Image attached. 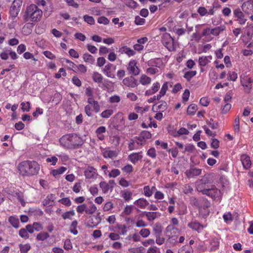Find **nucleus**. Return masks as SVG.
<instances>
[{
  "label": "nucleus",
  "instance_id": "9d476101",
  "mask_svg": "<svg viewBox=\"0 0 253 253\" xmlns=\"http://www.w3.org/2000/svg\"><path fill=\"white\" fill-rule=\"evenodd\" d=\"M171 222L172 225H169L166 228V232L167 233H170V234H175L177 231L178 229L175 227V225H177L178 224V220L176 217H172L171 219Z\"/></svg>",
  "mask_w": 253,
  "mask_h": 253
},
{
  "label": "nucleus",
  "instance_id": "b1692460",
  "mask_svg": "<svg viewBox=\"0 0 253 253\" xmlns=\"http://www.w3.org/2000/svg\"><path fill=\"white\" fill-rule=\"evenodd\" d=\"M106 130V127L104 126H99L95 131L98 138L100 140H103L105 138L103 133L105 132Z\"/></svg>",
  "mask_w": 253,
  "mask_h": 253
},
{
  "label": "nucleus",
  "instance_id": "864d4df0",
  "mask_svg": "<svg viewBox=\"0 0 253 253\" xmlns=\"http://www.w3.org/2000/svg\"><path fill=\"white\" fill-rule=\"evenodd\" d=\"M87 205L85 204H82L77 207V211L79 213H83L84 212L86 213Z\"/></svg>",
  "mask_w": 253,
  "mask_h": 253
},
{
  "label": "nucleus",
  "instance_id": "a878e982",
  "mask_svg": "<svg viewBox=\"0 0 253 253\" xmlns=\"http://www.w3.org/2000/svg\"><path fill=\"white\" fill-rule=\"evenodd\" d=\"M225 30V27L224 26H220L216 27L213 29H211V34L214 36H218L220 33L224 31Z\"/></svg>",
  "mask_w": 253,
  "mask_h": 253
},
{
  "label": "nucleus",
  "instance_id": "7ed1b4c3",
  "mask_svg": "<svg viewBox=\"0 0 253 253\" xmlns=\"http://www.w3.org/2000/svg\"><path fill=\"white\" fill-rule=\"evenodd\" d=\"M42 16V11L36 4H31L28 6L23 15V19L26 21H31L37 22L41 20Z\"/></svg>",
  "mask_w": 253,
  "mask_h": 253
},
{
  "label": "nucleus",
  "instance_id": "e2e57ef3",
  "mask_svg": "<svg viewBox=\"0 0 253 253\" xmlns=\"http://www.w3.org/2000/svg\"><path fill=\"white\" fill-rule=\"evenodd\" d=\"M97 22L99 24H102L104 25H107L109 23V20L105 16L99 17L98 18Z\"/></svg>",
  "mask_w": 253,
  "mask_h": 253
},
{
  "label": "nucleus",
  "instance_id": "3c124183",
  "mask_svg": "<svg viewBox=\"0 0 253 253\" xmlns=\"http://www.w3.org/2000/svg\"><path fill=\"white\" fill-rule=\"evenodd\" d=\"M219 246V242L217 239H213L211 242V251H215L218 249Z\"/></svg>",
  "mask_w": 253,
  "mask_h": 253
},
{
  "label": "nucleus",
  "instance_id": "f03ea898",
  "mask_svg": "<svg viewBox=\"0 0 253 253\" xmlns=\"http://www.w3.org/2000/svg\"><path fill=\"white\" fill-rule=\"evenodd\" d=\"M59 142L64 147L69 149L76 148L83 143L82 138L74 133L63 135L59 139Z\"/></svg>",
  "mask_w": 253,
  "mask_h": 253
},
{
  "label": "nucleus",
  "instance_id": "603ef678",
  "mask_svg": "<svg viewBox=\"0 0 253 253\" xmlns=\"http://www.w3.org/2000/svg\"><path fill=\"white\" fill-rule=\"evenodd\" d=\"M84 21L88 24L93 25L95 23V20L92 16L85 15L84 16Z\"/></svg>",
  "mask_w": 253,
  "mask_h": 253
},
{
  "label": "nucleus",
  "instance_id": "5701e85b",
  "mask_svg": "<svg viewBox=\"0 0 253 253\" xmlns=\"http://www.w3.org/2000/svg\"><path fill=\"white\" fill-rule=\"evenodd\" d=\"M134 204L141 209H145L149 205V202L144 198H139L136 200Z\"/></svg>",
  "mask_w": 253,
  "mask_h": 253
},
{
  "label": "nucleus",
  "instance_id": "6e6d98bb",
  "mask_svg": "<svg viewBox=\"0 0 253 253\" xmlns=\"http://www.w3.org/2000/svg\"><path fill=\"white\" fill-rule=\"evenodd\" d=\"M132 193L127 190L125 191L122 193V197L127 201H129L131 199Z\"/></svg>",
  "mask_w": 253,
  "mask_h": 253
},
{
  "label": "nucleus",
  "instance_id": "052dcab7",
  "mask_svg": "<svg viewBox=\"0 0 253 253\" xmlns=\"http://www.w3.org/2000/svg\"><path fill=\"white\" fill-rule=\"evenodd\" d=\"M59 202L62 204L69 207L71 205V201L69 198H64L59 200Z\"/></svg>",
  "mask_w": 253,
  "mask_h": 253
},
{
  "label": "nucleus",
  "instance_id": "5fc2aeb1",
  "mask_svg": "<svg viewBox=\"0 0 253 253\" xmlns=\"http://www.w3.org/2000/svg\"><path fill=\"white\" fill-rule=\"evenodd\" d=\"M144 248L139 247L137 248H132L129 249V251L131 253H143L144 251Z\"/></svg>",
  "mask_w": 253,
  "mask_h": 253
},
{
  "label": "nucleus",
  "instance_id": "f704fd0d",
  "mask_svg": "<svg viewBox=\"0 0 253 253\" xmlns=\"http://www.w3.org/2000/svg\"><path fill=\"white\" fill-rule=\"evenodd\" d=\"M67 169V168L64 167H62L57 169H53L51 171L52 174L55 176L57 177L59 175L62 174Z\"/></svg>",
  "mask_w": 253,
  "mask_h": 253
},
{
  "label": "nucleus",
  "instance_id": "cd10ccee",
  "mask_svg": "<svg viewBox=\"0 0 253 253\" xmlns=\"http://www.w3.org/2000/svg\"><path fill=\"white\" fill-rule=\"evenodd\" d=\"M151 137V134L150 132L144 130L142 131L140 136L138 137V140L144 141V142Z\"/></svg>",
  "mask_w": 253,
  "mask_h": 253
},
{
  "label": "nucleus",
  "instance_id": "473e14b6",
  "mask_svg": "<svg viewBox=\"0 0 253 253\" xmlns=\"http://www.w3.org/2000/svg\"><path fill=\"white\" fill-rule=\"evenodd\" d=\"M163 227L160 224H156L154 228L153 232L155 236L161 235L163 231Z\"/></svg>",
  "mask_w": 253,
  "mask_h": 253
},
{
  "label": "nucleus",
  "instance_id": "c756f323",
  "mask_svg": "<svg viewBox=\"0 0 253 253\" xmlns=\"http://www.w3.org/2000/svg\"><path fill=\"white\" fill-rule=\"evenodd\" d=\"M83 59L86 62L90 64H93L95 62L94 58L90 54L86 53L83 55Z\"/></svg>",
  "mask_w": 253,
  "mask_h": 253
},
{
  "label": "nucleus",
  "instance_id": "e433bc0d",
  "mask_svg": "<svg viewBox=\"0 0 253 253\" xmlns=\"http://www.w3.org/2000/svg\"><path fill=\"white\" fill-rule=\"evenodd\" d=\"M151 82V78L145 75H141L140 78V83L143 85L148 84H150Z\"/></svg>",
  "mask_w": 253,
  "mask_h": 253
},
{
  "label": "nucleus",
  "instance_id": "dca6fc26",
  "mask_svg": "<svg viewBox=\"0 0 253 253\" xmlns=\"http://www.w3.org/2000/svg\"><path fill=\"white\" fill-rule=\"evenodd\" d=\"M102 155L105 158H116L118 153L115 150H111L109 148H106L102 151Z\"/></svg>",
  "mask_w": 253,
  "mask_h": 253
},
{
  "label": "nucleus",
  "instance_id": "774afa93",
  "mask_svg": "<svg viewBox=\"0 0 253 253\" xmlns=\"http://www.w3.org/2000/svg\"><path fill=\"white\" fill-rule=\"evenodd\" d=\"M134 22L137 25H142L145 23V20L143 18H141L139 16H137L135 18Z\"/></svg>",
  "mask_w": 253,
  "mask_h": 253
},
{
  "label": "nucleus",
  "instance_id": "49530a36",
  "mask_svg": "<svg viewBox=\"0 0 253 253\" xmlns=\"http://www.w3.org/2000/svg\"><path fill=\"white\" fill-rule=\"evenodd\" d=\"M19 235L22 238L25 239H28L29 237L28 233L26 228L20 229L19 231Z\"/></svg>",
  "mask_w": 253,
  "mask_h": 253
},
{
  "label": "nucleus",
  "instance_id": "aec40b11",
  "mask_svg": "<svg viewBox=\"0 0 253 253\" xmlns=\"http://www.w3.org/2000/svg\"><path fill=\"white\" fill-rule=\"evenodd\" d=\"M248 76H244L241 77V84L246 87L245 91L249 93L252 88V84L248 83Z\"/></svg>",
  "mask_w": 253,
  "mask_h": 253
},
{
  "label": "nucleus",
  "instance_id": "ea45409f",
  "mask_svg": "<svg viewBox=\"0 0 253 253\" xmlns=\"http://www.w3.org/2000/svg\"><path fill=\"white\" fill-rule=\"evenodd\" d=\"M92 79L94 82L101 83L102 82L103 77L98 72H94L92 75Z\"/></svg>",
  "mask_w": 253,
  "mask_h": 253
},
{
  "label": "nucleus",
  "instance_id": "39448f33",
  "mask_svg": "<svg viewBox=\"0 0 253 253\" xmlns=\"http://www.w3.org/2000/svg\"><path fill=\"white\" fill-rule=\"evenodd\" d=\"M162 44L169 50V51H174L175 50L174 47V40L170 36V34L166 33L162 36L161 40Z\"/></svg>",
  "mask_w": 253,
  "mask_h": 253
},
{
  "label": "nucleus",
  "instance_id": "4468645a",
  "mask_svg": "<svg viewBox=\"0 0 253 253\" xmlns=\"http://www.w3.org/2000/svg\"><path fill=\"white\" fill-rule=\"evenodd\" d=\"M241 8L242 11L247 14H250L253 12V4L249 1L243 2Z\"/></svg>",
  "mask_w": 253,
  "mask_h": 253
},
{
  "label": "nucleus",
  "instance_id": "ddd939ff",
  "mask_svg": "<svg viewBox=\"0 0 253 253\" xmlns=\"http://www.w3.org/2000/svg\"><path fill=\"white\" fill-rule=\"evenodd\" d=\"M142 153V151L138 153H131L128 155V159L133 164H136L138 161L142 160L143 158Z\"/></svg>",
  "mask_w": 253,
  "mask_h": 253
},
{
  "label": "nucleus",
  "instance_id": "09e8293b",
  "mask_svg": "<svg viewBox=\"0 0 253 253\" xmlns=\"http://www.w3.org/2000/svg\"><path fill=\"white\" fill-rule=\"evenodd\" d=\"M125 3L126 6L132 8H135L137 5V2L133 0H125Z\"/></svg>",
  "mask_w": 253,
  "mask_h": 253
},
{
  "label": "nucleus",
  "instance_id": "4c0bfd02",
  "mask_svg": "<svg viewBox=\"0 0 253 253\" xmlns=\"http://www.w3.org/2000/svg\"><path fill=\"white\" fill-rule=\"evenodd\" d=\"M197 74V72L196 71H191L186 72L183 77L188 81L189 82L191 79L195 76Z\"/></svg>",
  "mask_w": 253,
  "mask_h": 253
},
{
  "label": "nucleus",
  "instance_id": "20e7f679",
  "mask_svg": "<svg viewBox=\"0 0 253 253\" xmlns=\"http://www.w3.org/2000/svg\"><path fill=\"white\" fill-rule=\"evenodd\" d=\"M206 176L201 180V183L198 184L197 187V189L198 191L202 192L204 195H207L208 196L212 198H218L221 196V191L215 188L212 187L211 188H206V184L208 183L205 180Z\"/></svg>",
  "mask_w": 253,
  "mask_h": 253
},
{
  "label": "nucleus",
  "instance_id": "f8f14e48",
  "mask_svg": "<svg viewBox=\"0 0 253 253\" xmlns=\"http://www.w3.org/2000/svg\"><path fill=\"white\" fill-rule=\"evenodd\" d=\"M86 178H95L97 175L96 169L92 167H88L84 171Z\"/></svg>",
  "mask_w": 253,
  "mask_h": 253
},
{
  "label": "nucleus",
  "instance_id": "6e6552de",
  "mask_svg": "<svg viewBox=\"0 0 253 253\" xmlns=\"http://www.w3.org/2000/svg\"><path fill=\"white\" fill-rule=\"evenodd\" d=\"M234 16L236 18V21L240 25H244L247 21L245 18V15L239 8H237L233 10Z\"/></svg>",
  "mask_w": 253,
  "mask_h": 253
},
{
  "label": "nucleus",
  "instance_id": "f257e3e1",
  "mask_svg": "<svg viewBox=\"0 0 253 253\" xmlns=\"http://www.w3.org/2000/svg\"><path fill=\"white\" fill-rule=\"evenodd\" d=\"M18 169L21 175L30 176L37 174L40 167L36 161H25L19 164Z\"/></svg>",
  "mask_w": 253,
  "mask_h": 253
},
{
  "label": "nucleus",
  "instance_id": "4be33fe9",
  "mask_svg": "<svg viewBox=\"0 0 253 253\" xmlns=\"http://www.w3.org/2000/svg\"><path fill=\"white\" fill-rule=\"evenodd\" d=\"M188 226L193 230H196L198 233L201 232L204 228L203 225H201L199 222H191L188 223Z\"/></svg>",
  "mask_w": 253,
  "mask_h": 253
},
{
  "label": "nucleus",
  "instance_id": "2eb2a0df",
  "mask_svg": "<svg viewBox=\"0 0 253 253\" xmlns=\"http://www.w3.org/2000/svg\"><path fill=\"white\" fill-rule=\"evenodd\" d=\"M119 52L121 54H126L128 57L133 56L135 55L136 52L126 45H123L119 49Z\"/></svg>",
  "mask_w": 253,
  "mask_h": 253
},
{
  "label": "nucleus",
  "instance_id": "a211bd4d",
  "mask_svg": "<svg viewBox=\"0 0 253 253\" xmlns=\"http://www.w3.org/2000/svg\"><path fill=\"white\" fill-rule=\"evenodd\" d=\"M241 161L243 166L245 169H249L251 166L250 158L247 155H242L241 156Z\"/></svg>",
  "mask_w": 253,
  "mask_h": 253
},
{
  "label": "nucleus",
  "instance_id": "0eeeda50",
  "mask_svg": "<svg viewBox=\"0 0 253 253\" xmlns=\"http://www.w3.org/2000/svg\"><path fill=\"white\" fill-rule=\"evenodd\" d=\"M137 64V62L135 60H131L128 63L127 70L130 75L137 76L140 74V70Z\"/></svg>",
  "mask_w": 253,
  "mask_h": 253
},
{
  "label": "nucleus",
  "instance_id": "7c9ffc66",
  "mask_svg": "<svg viewBox=\"0 0 253 253\" xmlns=\"http://www.w3.org/2000/svg\"><path fill=\"white\" fill-rule=\"evenodd\" d=\"M8 221L13 227L15 228L19 227V221L18 218L11 216L9 217Z\"/></svg>",
  "mask_w": 253,
  "mask_h": 253
},
{
  "label": "nucleus",
  "instance_id": "c03bdc74",
  "mask_svg": "<svg viewBox=\"0 0 253 253\" xmlns=\"http://www.w3.org/2000/svg\"><path fill=\"white\" fill-rule=\"evenodd\" d=\"M49 237L48 233L46 232H41L37 236L36 239L38 241H44Z\"/></svg>",
  "mask_w": 253,
  "mask_h": 253
},
{
  "label": "nucleus",
  "instance_id": "de8ad7c7",
  "mask_svg": "<svg viewBox=\"0 0 253 253\" xmlns=\"http://www.w3.org/2000/svg\"><path fill=\"white\" fill-rule=\"evenodd\" d=\"M113 114V111L111 109H107L103 111L100 114L102 118H108Z\"/></svg>",
  "mask_w": 253,
  "mask_h": 253
},
{
  "label": "nucleus",
  "instance_id": "bf43d9fd",
  "mask_svg": "<svg viewBox=\"0 0 253 253\" xmlns=\"http://www.w3.org/2000/svg\"><path fill=\"white\" fill-rule=\"evenodd\" d=\"M120 171L118 169H113L109 173L108 176L109 177H116L120 174Z\"/></svg>",
  "mask_w": 253,
  "mask_h": 253
},
{
  "label": "nucleus",
  "instance_id": "8fccbe9b",
  "mask_svg": "<svg viewBox=\"0 0 253 253\" xmlns=\"http://www.w3.org/2000/svg\"><path fill=\"white\" fill-rule=\"evenodd\" d=\"M75 212L74 210L66 211L62 214V217L64 219H71V217L74 216Z\"/></svg>",
  "mask_w": 253,
  "mask_h": 253
},
{
  "label": "nucleus",
  "instance_id": "393cba45",
  "mask_svg": "<svg viewBox=\"0 0 253 253\" xmlns=\"http://www.w3.org/2000/svg\"><path fill=\"white\" fill-rule=\"evenodd\" d=\"M211 59V56L200 57L199 58V65L203 67L206 66L209 62H210Z\"/></svg>",
  "mask_w": 253,
  "mask_h": 253
},
{
  "label": "nucleus",
  "instance_id": "412c9836",
  "mask_svg": "<svg viewBox=\"0 0 253 253\" xmlns=\"http://www.w3.org/2000/svg\"><path fill=\"white\" fill-rule=\"evenodd\" d=\"M160 87V84L158 82L155 83L153 84L151 88L147 90L145 92L146 95H151L157 92Z\"/></svg>",
  "mask_w": 253,
  "mask_h": 253
},
{
  "label": "nucleus",
  "instance_id": "680f3d73",
  "mask_svg": "<svg viewBox=\"0 0 253 253\" xmlns=\"http://www.w3.org/2000/svg\"><path fill=\"white\" fill-rule=\"evenodd\" d=\"M122 169L124 172L130 173L133 171V168L131 165L128 164L123 167Z\"/></svg>",
  "mask_w": 253,
  "mask_h": 253
},
{
  "label": "nucleus",
  "instance_id": "69168bd1",
  "mask_svg": "<svg viewBox=\"0 0 253 253\" xmlns=\"http://www.w3.org/2000/svg\"><path fill=\"white\" fill-rule=\"evenodd\" d=\"M22 106V110L23 112L27 111L28 112L30 109V103L29 102H27L26 103L24 102H22L21 103Z\"/></svg>",
  "mask_w": 253,
  "mask_h": 253
},
{
  "label": "nucleus",
  "instance_id": "37998d69",
  "mask_svg": "<svg viewBox=\"0 0 253 253\" xmlns=\"http://www.w3.org/2000/svg\"><path fill=\"white\" fill-rule=\"evenodd\" d=\"M19 248L21 253H27V252L31 249V246L29 244H20Z\"/></svg>",
  "mask_w": 253,
  "mask_h": 253
},
{
  "label": "nucleus",
  "instance_id": "338daca9",
  "mask_svg": "<svg viewBox=\"0 0 253 253\" xmlns=\"http://www.w3.org/2000/svg\"><path fill=\"white\" fill-rule=\"evenodd\" d=\"M112 143L115 146H118L120 144V137L118 135H114L111 137Z\"/></svg>",
  "mask_w": 253,
  "mask_h": 253
},
{
  "label": "nucleus",
  "instance_id": "4d7b16f0",
  "mask_svg": "<svg viewBox=\"0 0 253 253\" xmlns=\"http://www.w3.org/2000/svg\"><path fill=\"white\" fill-rule=\"evenodd\" d=\"M97 210V208L96 206L92 204L90 207L88 208L87 207L86 211V214H92L94 213Z\"/></svg>",
  "mask_w": 253,
  "mask_h": 253
},
{
  "label": "nucleus",
  "instance_id": "58836bf2",
  "mask_svg": "<svg viewBox=\"0 0 253 253\" xmlns=\"http://www.w3.org/2000/svg\"><path fill=\"white\" fill-rule=\"evenodd\" d=\"M99 186L104 193H107L109 189H111L109 184L105 181H101L99 184Z\"/></svg>",
  "mask_w": 253,
  "mask_h": 253
},
{
  "label": "nucleus",
  "instance_id": "9b49d317",
  "mask_svg": "<svg viewBox=\"0 0 253 253\" xmlns=\"http://www.w3.org/2000/svg\"><path fill=\"white\" fill-rule=\"evenodd\" d=\"M123 84L129 87H135L138 85L137 80L132 76L126 78L123 80Z\"/></svg>",
  "mask_w": 253,
  "mask_h": 253
},
{
  "label": "nucleus",
  "instance_id": "6ab92c4d",
  "mask_svg": "<svg viewBox=\"0 0 253 253\" xmlns=\"http://www.w3.org/2000/svg\"><path fill=\"white\" fill-rule=\"evenodd\" d=\"M160 104H155L152 107V110L154 112H164L167 109V103L165 101H161Z\"/></svg>",
  "mask_w": 253,
  "mask_h": 253
},
{
  "label": "nucleus",
  "instance_id": "1a4fd4ad",
  "mask_svg": "<svg viewBox=\"0 0 253 253\" xmlns=\"http://www.w3.org/2000/svg\"><path fill=\"white\" fill-rule=\"evenodd\" d=\"M203 205L199 206V214L203 217H206L210 213L208 208L210 207V203L207 200L203 201Z\"/></svg>",
  "mask_w": 253,
  "mask_h": 253
},
{
  "label": "nucleus",
  "instance_id": "c9c22d12",
  "mask_svg": "<svg viewBox=\"0 0 253 253\" xmlns=\"http://www.w3.org/2000/svg\"><path fill=\"white\" fill-rule=\"evenodd\" d=\"M197 110V106L195 104H192L188 106L187 112L188 115H193Z\"/></svg>",
  "mask_w": 253,
  "mask_h": 253
},
{
  "label": "nucleus",
  "instance_id": "c85d7f7f",
  "mask_svg": "<svg viewBox=\"0 0 253 253\" xmlns=\"http://www.w3.org/2000/svg\"><path fill=\"white\" fill-rule=\"evenodd\" d=\"M100 222V219L97 216H93L89 220L88 224L90 227H93L96 226Z\"/></svg>",
  "mask_w": 253,
  "mask_h": 253
},
{
  "label": "nucleus",
  "instance_id": "2f4dec72",
  "mask_svg": "<svg viewBox=\"0 0 253 253\" xmlns=\"http://www.w3.org/2000/svg\"><path fill=\"white\" fill-rule=\"evenodd\" d=\"M162 63V60L160 58H154L150 60L148 62V65L149 66L159 67Z\"/></svg>",
  "mask_w": 253,
  "mask_h": 253
},
{
  "label": "nucleus",
  "instance_id": "a19ab883",
  "mask_svg": "<svg viewBox=\"0 0 253 253\" xmlns=\"http://www.w3.org/2000/svg\"><path fill=\"white\" fill-rule=\"evenodd\" d=\"M78 223V222L77 220H74L72 222L70 227V232L74 235H77L78 233V231L77 230Z\"/></svg>",
  "mask_w": 253,
  "mask_h": 253
},
{
  "label": "nucleus",
  "instance_id": "0e129e2a",
  "mask_svg": "<svg viewBox=\"0 0 253 253\" xmlns=\"http://www.w3.org/2000/svg\"><path fill=\"white\" fill-rule=\"evenodd\" d=\"M144 195L148 197H151L153 193L152 190H150V187L149 186H145L144 187Z\"/></svg>",
  "mask_w": 253,
  "mask_h": 253
},
{
  "label": "nucleus",
  "instance_id": "bb28decb",
  "mask_svg": "<svg viewBox=\"0 0 253 253\" xmlns=\"http://www.w3.org/2000/svg\"><path fill=\"white\" fill-rule=\"evenodd\" d=\"M144 214L149 221H153L158 216H160V214L157 212H145Z\"/></svg>",
  "mask_w": 253,
  "mask_h": 253
},
{
  "label": "nucleus",
  "instance_id": "f3484780",
  "mask_svg": "<svg viewBox=\"0 0 253 253\" xmlns=\"http://www.w3.org/2000/svg\"><path fill=\"white\" fill-rule=\"evenodd\" d=\"M202 169L195 168H191L185 172V174L188 177L196 176L201 174Z\"/></svg>",
  "mask_w": 253,
  "mask_h": 253
},
{
  "label": "nucleus",
  "instance_id": "72a5a7b5",
  "mask_svg": "<svg viewBox=\"0 0 253 253\" xmlns=\"http://www.w3.org/2000/svg\"><path fill=\"white\" fill-rule=\"evenodd\" d=\"M53 196L52 194L48 195L43 201L42 204L44 206H51L53 202Z\"/></svg>",
  "mask_w": 253,
  "mask_h": 253
},
{
  "label": "nucleus",
  "instance_id": "13d9d810",
  "mask_svg": "<svg viewBox=\"0 0 253 253\" xmlns=\"http://www.w3.org/2000/svg\"><path fill=\"white\" fill-rule=\"evenodd\" d=\"M140 235L143 238H146L150 234L149 229L146 228L142 229L139 232Z\"/></svg>",
  "mask_w": 253,
  "mask_h": 253
},
{
  "label": "nucleus",
  "instance_id": "423d86ee",
  "mask_svg": "<svg viewBox=\"0 0 253 253\" xmlns=\"http://www.w3.org/2000/svg\"><path fill=\"white\" fill-rule=\"evenodd\" d=\"M22 3V0H14L12 2L9 9V13L12 18H15L18 16Z\"/></svg>",
  "mask_w": 253,
  "mask_h": 253
},
{
  "label": "nucleus",
  "instance_id": "79ce46f5",
  "mask_svg": "<svg viewBox=\"0 0 253 253\" xmlns=\"http://www.w3.org/2000/svg\"><path fill=\"white\" fill-rule=\"evenodd\" d=\"M193 250L191 247L184 246L178 250V253H193Z\"/></svg>",
  "mask_w": 253,
  "mask_h": 253
},
{
  "label": "nucleus",
  "instance_id": "a18cd8bd",
  "mask_svg": "<svg viewBox=\"0 0 253 253\" xmlns=\"http://www.w3.org/2000/svg\"><path fill=\"white\" fill-rule=\"evenodd\" d=\"M116 228L120 230V234L121 235L126 234L127 230L126 229V226L123 224H117L116 226Z\"/></svg>",
  "mask_w": 253,
  "mask_h": 253
}]
</instances>
